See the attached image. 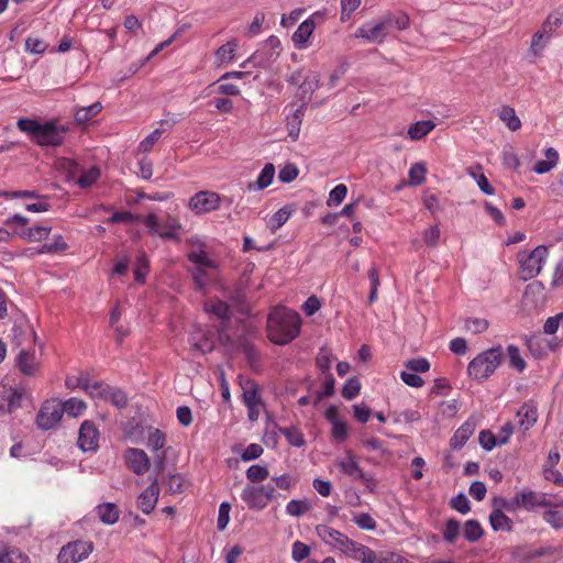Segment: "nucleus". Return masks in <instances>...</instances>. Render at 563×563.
Returning a JSON list of instances; mask_svg holds the SVG:
<instances>
[{"label":"nucleus","instance_id":"obj_1","mask_svg":"<svg viewBox=\"0 0 563 563\" xmlns=\"http://www.w3.org/2000/svg\"><path fill=\"white\" fill-rule=\"evenodd\" d=\"M300 314L286 307L274 308L267 318V336L277 345H286L300 332Z\"/></svg>","mask_w":563,"mask_h":563},{"label":"nucleus","instance_id":"obj_2","mask_svg":"<svg viewBox=\"0 0 563 563\" xmlns=\"http://www.w3.org/2000/svg\"><path fill=\"white\" fill-rule=\"evenodd\" d=\"M20 131L31 136V140L38 146H60L67 133L69 126L66 124H58L56 121L51 120L41 123L33 119L22 118L16 123Z\"/></svg>","mask_w":563,"mask_h":563},{"label":"nucleus","instance_id":"obj_3","mask_svg":"<svg viewBox=\"0 0 563 563\" xmlns=\"http://www.w3.org/2000/svg\"><path fill=\"white\" fill-rule=\"evenodd\" d=\"M504 358L501 345L493 346L477 354L467 366L468 376L478 382H486L500 366Z\"/></svg>","mask_w":563,"mask_h":563},{"label":"nucleus","instance_id":"obj_4","mask_svg":"<svg viewBox=\"0 0 563 563\" xmlns=\"http://www.w3.org/2000/svg\"><path fill=\"white\" fill-rule=\"evenodd\" d=\"M282 51L280 40L271 35L262 45L244 62L241 67L246 68L249 64L253 67L267 69L279 57Z\"/></svg>","mask_w":563,"mask_h":563},{"label":"nucleus","instance_id":"obj_5","mask_svg":"<svg viewBox=\"0 0 563 563\" xmlns=\"http://www.w3.org/2000/svg\"><path fill=\"white\" fill-rule=\"evenodd\" d=\"M549 249L545 245H538L531 252L521 251L517 254L523 280L538 276L545 264Z\"/></svg>","mask_w":563,"mask_h":563},{"label":"nucleus","instance_id":"obj_6","mask_svg":"<svg viewBox=\"0 0 563 563\" xmlns=\"http://www.w3.org/2000/svg\"><path fill=\"white\" fill-rule=\"evenodd\" d=\"M275 486L271 483L265 485H246L242 493L241 499L251 510H263L275 498Z\"/></svg>","mask_w":563,"mask_h":563},{"label":"nucleus","instance_id":"obj_7","mask_svg":"<svg viewBox=\"0 0 563 563\" xmlns=\"http://www.w3.org/2000/svg\"><path fill=\"white\" fill-rule=\"evenodd\" d=\"M142 223L147 228L151 235H158L164 240L180 241L181 224L177 219L170 218L162 222L156 213L151 212L142 218Z\"/></svg>","mask_w":563,"mask_h":563},{"label":"nucleus","instance_id":"obj_8","mask_svg":"<svg viewBox=\"0 0 563 563\" xmlns=\"http://www.w3.org/2000/svg\"><path fill=\"white\" fill-rule=\"evenodd\" d=\"M316 533L328 545L346 553L352 552L356 554L358 548L362 547L361 543L353 541L341 531L327 525H318Z\"/></svg>","mask_w":563,"mask_h":563},{"label":"nucleus","instance_id":"obj_9","mask_svg":"<svg viewBox=\"0 0 563 563\" xmlns=\"http://www.w3.org/2000/svg\"><path fill=\"white\" fill-rule=\"evenodd\" d=\"M336 465L342 473L354 481H361L369 492H375L377 487L376 478L372 474L363 472L352 451H346L345 455L336 461Z\"/></svg>","mask_w":563,"mask_h":563},{"label":"nucleus","instance_id":"obj_10","mask_svg":"<svg viewBox=\"0 0 563 563\" xmlns=\"http://www.w3.org/2000/svg\"><path fill=\"white\" fill-rule=\"evenodd\" d=\"M91 541L75 540L63 545L57 555L58 563H79L87 559L93 551Z\"/></svg>","mask_w":563,"mask_h":563},{"label":"nucleus","instance_id":"obj_11","mask_svg":"<svg viewBox=\"0 0 563 563\" xmlns=\"http://www.w3.org/2000/svg\"><path fill=\"white\" fill-rule=\"evenodd\" d=\"M63 415L60 401L56 399L46 400L37 413L36 424L42 430H49L60 421Z\"/></svg>","mask_w":563,"mask_h":563},{"label":"nucleus","instance_id":"obj_12","mask_svg":"<svg viewBox=\"0 0 563 563\" xmlns=\"http://www.w3.org/2000/svg\"><path fill=\"white\" fill-rule=\"evenodd\" d=\"M221 200V196L214 191H199L189 199L188 208L195 214H205L218 210Z\"/></svg>","mask_w":563,"mask_h":563},{"label":"nucleus","instance_id":"obj_13","mask_svg":"<svg viewBox=\"0 0 563 563\" xmlns=\"http://www.w3.org/2000/svg\"><path fill=\"white\" fill-rule=\"evenodd\" d=\"M78 446L84 452H93L99 446V430L92 421L81 423L78 434Z\"/></svg>","mask_w":563,"mask_h":563},{"label":"nucleus","instance_id":"obj_14","mask_svg":"<svg viewBox=\"0 0 563 563\" xmlns=\"http://www.w3.org/2000/svg\"><path fill=\"white\" fill-rule=\"evenodd\" d=\"M512 504L529 511L537 507L552 506L551 501L548 500L543 494H538L533 490H522L517 493L512 498Z\"/></svg>","mask_w":563,"mask_h":563},{"label":"nucleus","instance_id":"obj_15","mask_svg":"<svg viewBox=\"0 0 563 563\" xmlns=\"http://www.w3.org/2000/svg\"><path fill=\"white\" fill-rule=\"evenodd\" d=\"M387 31L383 19H379L375 23L371 22L360 26L356 30L355 37L364 38L369 43H383L387 36Z\"/></svg>","mask_w":563,"mask_h":563},{"label":"nucleus","instance_id":"obj_16","mask_svg":"<svg viewBox=\"0 0 563 563\" xmlns=\"http://www.w3.org/2000/svg\"><path fill=\"white\" fill-rule=\"evenodd\" d=\"M128 467L136 475H144L151 466L150 459L144 450L129 448L125 451Z\"/></svg>","mask_w":563,"mask_h":563},{"label":"nucleus","instance_id":"obj_17","mask_svg":"<svg viewBox=\"0 0 563 563\" xmlns=\"http://www.w3.org/2000/svg\"><path fill=\"white\" fill-rule=\"evenodd\" d=\"M518 427L522 432L530 430L538 421V406L536 401L528 400L517 411Z\"/></svg>","mask_w":563,"mask_h":563},{"label":"nucleus","instance_id":"obj_18","mask_svg":"<svg viewBox=\"0 0 563 563\" xmlns=\"http://www.w3.org/2000/svg\"><path fill=\"white\" fill-rule=\"evenodd\" d=\"M316 18L323 19V14L320 12H314L311 16L301 22L297 30L294 32L292 41L298 48L307 47L308 40L316 29Z\"/></svg>","mask_w":563,"mask_h":563},{"label":"nucleus","instance_id":"obj_19","mask_svg":"<svg viewBox=\"0 0 563 563\" xmlns=\"http://www.w3.org/2000/svg\"><path fill=\"white\" fill-rule=\"evenodd\" d=\"M158 496V481L157 478H154L150 486L146 487L137 497V506L141 511L145 515H150L157 504Z\"/></svg>","mask_w":563,"mask_h":563},{"label":"nucleus","instance_id":"obj_20","mask_svg":"<svg viewBox=\"0 0 563 563\" xmlns=\"http://www.w3.org/2000/svg\"><path fill=\"white\" fill-rule=\"evenodd\" d=\"M475 429L476 420L471 417L454 432L450 439V446L456 451L461 450L472 437Z\"/></svg>","mask_w":563,"mask_h":563},{"label":"nucleus","instance_id":"obj_21","mask_svg":"<svg viewBox=\"0 0 563 563\" xmlns=\"http://www.w3.org/2000/svg\"><path fill=\"white\" fill-rule=\"evenodd\" d=\"M206 311L208 313H212V314L217 316L222 321V325L218 330V332L221 338L225 336L227 339H229V336L225 332V323L231 318V310H230L229 305L222 300H212L206 305Z\"/></svg>","mask_w":563,"mask_h":563},{"label":"nucleus","instance_id":"obj_22","mask_svg":"<svg viewBox=\"0 0 563 563\" xmlns=\"http://www.w3.org/2000/svg\"><path fill=\"white\" fill-rule=\"evenodd\" d=\"M16 366L20 372L26 376H33L40 368V363L35 356L34 351L22 349L16 356Z\"/></svg>","mask_w":563,"mask_h":563},{"label":"nucleus","instance_id":"obj_23","mask_svg":"<svg viewBox=\"0 0 563 563\" xmlns=\"http://www.w3.org/2000/svg\"><path fill=\"white\" fill-rule=\"evenodd\" d=\"M242 387V401L245 406H264L260 396L258 385L253 379H245L240 383Z\"/></svg>","mask_w":563,"mask_h":563},{"label":"nucleus","instance_id":"obj_24","mask_svg":"<svg viewBox=\"0 0 563 563\" xmlns=\"http://www.w3.org/2000/svg\"><path fill=\"white\" fill-rule=\"evenodd\" d=\"M96 512L100 521L104 525H114L120 517V510L114 503H102L96 507Z\"/></svg>","mask_w":563,"mask_h":563},{"label":"nucleus","instance_id":"obj_25","mask_svg":"<svg viewBox=\"0 0 563 563\" xmlns=\"http://www.w3.org/2000/svg\"><path fill=\"white\" fill-rule=\"evenodd\" d=\"M188 340L191 347L202 354L209 353L213 350V341L202 330H195L191 332Z\"/></svg>","mask_w":563,"mask_h":563},{"label":"nucleus","instance_id":"obj_26","mask_svg":"<svg viewBox=\"0 0 563 563\" xmlns=\"http://www.w3.org/2000/svg\"><path fill=\"white\" fill-rule=\"evenodd\" d=\"M545 159H541L534 164L532 170L537 174H545L554 168L559 162V153L553 147H548L544 151Z\"/></svg>","mask_w":563,"mask_h":563},{"label":"nucleus","instance_id":"obj_27","mask_svg":"<svg viewBox=\"0 0 563 563\" xmlns=\"http://www.w3.org/2000/svg\"><path fill=\"white\" fill-rule=\"evenodd\" d=\"M0 563H32L30 556L19 548L0 550Z\"/></svg>","mask_w":563,"mask_h":563},{"label":"nucleus","instance_id":"obj_28","mask_svg":"<svg viewBox=\"0 0 563 563\" xmlns=\"http://www.w3.org/2000/svg\"><path fill=\"white\" fill-rule=\"evenodd\" d=\"M275 175V167L272 163H267L264 165L263 169L261 170L256 181L254 184L249 185L250 190H261L266 187H268Z\"/></svg>","mask_w":563,"mask_h":563},{"label":"nucleus","instance_id":"obj_29","mask_svg":"<svg viewBox=\"0 0 563 563\" xmlns=\"http://www.w3.org/2000/svg\"><path fill=\"white\" fill-rule=\"evenodd\" d=\"M489 522L495 531H511L512 520L499 508H495L489 515Z\"/></svg>","mask_w":563,"mask_h":563},{"label":"nucleus","instance_id":"obj_30","mask_svg":"<svg viewBox=\"0 0 563 563\" xmlns=\"http://www.w3.org/2000/svg\"><path fill=\"white\" fill-rule=\"evenodd\" d=\"M278 431L291 446L302 448L306 445L305 435L297 427H278Z\"/></svg>","mask_w":563,"mask_h":563},{"label":"nucleus","instance_id":"obj_31","mask_svg":"<svg viewBox=\"0 0 563 563\" xmlns=\"http://www.w3.org/2000/svg\"><path fill=\"white\" fill-rule=\"evenodd\" d=\"M101 102L97 101L88 107H81L78 108L74 114L75 121L78 124H84L89 122L93 117H96L98 113L102 110Z\"/></svg>","mask_w":563,"mask_h":563},{"label":"nucleus","instance_id":"obj_32","mask_svg":"<svg viewBox=\"0 0 563 563\" xmlns=\"http://www.w3.org/2000/svg\"><path fill=\"white\" fill-rule=\"evenodd\" d=\"M68 249V244L64 241L60 234L54 235L51 243H45L36 249H33L32 254H53Z\"/></svg>","mask_w":563,"mask_h":563},{"label":"nucleus","instance_id":"obj_33","mask_svg":"<svg viewBox=\"0 0 563 563\" xmlns=\"http://www.w3.org/2000/svg\"><path fill=\"white\" fill-rule=\"evenodd\" d=\"M434 128L435 124L431 120L418 121L409 126L408 135L411 140H421L422 137L428 135Z\"/></svg>","mask_w":563,"mask_h":563},{"label":"nucleus","instance_id":"obj_34","mask_svg":"<svg viewBox=\"0 0 563 563\" xmlns=\"http://www.w3.org/2000/svg\"><path fill=\"white\" fill-rule=\"evenodd\" d=\"M187 258L192 264H196L197 265L196 267L211 268V269L218 268L217 263L213 260H211L208 256V254L206 253V251H203V250H198V251L194 250V251L189 252L187 254Z\"/></svg>","mask_w":563,"mask_h":563},{"label":"nucleus","instance_id":"obj_35","mask_svg":"<svg viewBox=\"0 0 563 563\" xmlns=\"http://www.w3.org/2000/svg\"><path fill=\"white\" fill-rule=\"evenodd\" d=\"M295 210L296 208L292 205H286L277 210L269 220L271 230L276 231L282 228Z\"/></svg>","mask_w":563,"mask_h":563},{"label":"nucleus","instance_id":"obj_36","mask_svg":"<svg viewBox=\"0 0 563 563\" xmlns=\"http://www.w3.org/2000/svg\"><path fill=\"white\" fill-rule=\"evenodd\" d=\"M319 88V76L317 74H309L303 78L299 85V93L302 100L310 99L311 95Z\"/></svg>","mask_w":563,"mask_h":563},{"label":"nucleus","instance_id":"obj_37","mask_svg":"<svg viewBox=\"0 0 563 563\" xmlns=\"http://www.w3.org/2000/svg\"><path fill=\"white\" fill-rule=\"evenodd\" d=\"M463 536L468 542H477L484 536V529L478 520L470 519L464 523Z\"/></svg>","mask_w":563,"mask_h":563},{"label":"nucleus","instance_id":"obj_38","mask_svg":"<svg viewBox=\"0 0 563 563\" xmlns=\"http://www.w3.org/2000/svg\"><path fill=\"white\" fill-rule=\"evenodd\" d=\"M103 395V399L110 400L119 409L125 408L128 405V396L120 388L109 386L104 389Z\"/></svg>","mask_w":563,"mask_h":563},{"label":"nucleus","instance_id":"obj_39","mask_svg":"<svg viewBox=\"0 0 563 563\" xmlns=\"http://www.w3.org/2000/svg\"><path fill=\"white\" fill-rule=\"evenodd\" d=\"M383 21L388 29L395 27L399 31L406 30L409 26V16L406 13H399V14H391L388 13L384 15Z\"/></svg>","mask_w":563,"mask_h":563},{"label":"nucleus","instance_id":"obj_40","mask_svg":"<svg viewBox=\"0 0 563 563\" xmlns=\"http://www.w3.org/2000/svg\"><path fill=\"white\" fill-rule=\"evenodd\" d=\"M26 335L33 336L34 339L36 336L35 332L33 331L31 325H29V324H24V325L14 324L12 327L10 336L12 339V342L16 346H20V345L23 344V342L25 341V336Z\"/></svg>","mask_w":563,"mask_h":563},{"label":"nucleus","instance_id":"obj_41","mask_svg":"<svg viewBox=\"0 0 563 563\" xmlns=\"http://www.w3.org/2000/svg\"><path fill=\"white\" fill-rule=\"evenodd\" d=\"M150 269V261L144 252L136 257V266L134 268V278L139 284H144Z\"/></svg>","mask_w":563,"mask_h":563},{"label":"nucleus","instance_id":"obj_42","mask_svg":"<svg viewBox=\"0 0 563 563\" xmlns=\"http://www.w3.org/2000/svg\"><path fill=\"white\" fill-rule=\"evenodd\" d=\"M499 118L511 131H517L521 126V121L517 117L515 110L508 106L501 108Z\"/></svg>","mask_w":563,"mask_h":563},{"label":"nucleus","instance_id":"obj_43","mask_svg":"<svg viewBox=\"0 0 563 563\" xmlns=\"http://www.w3.org/2000/svg\"><path fill=\"white\" fill-rule=\"evenodd\" d=\"M166 435L163 431L156 428L148 429L147 446L152 451H159L165 446Z\"/></svg>","mask_w":563,"mask_h":563},{"label":"nucleus","instance_id":"obj_44","mask_svg":"<svg viewBox=\"0 0 563 563\" xmlns=\"http://www.w3.org/2000/svg\"><path fill=\"white\" fill-rule=\"evenodd\" d=\"M62 407L63 413H67L70 417H78L85 411L86 404L84 400L74 397L62 402Z\"/></svg>","mask_w":563,"mask_h":563},{"label":"nucleus","instance_id":"obj_45","mask_svg":"<svg viewBox=\"0 0 563 563\" xmlns=\"http://www.w3.org/2000/svg\"><path fill=\"white\" fill-rule=\"evenodd\" d=\"M51 230V227L34 225L23 231L20 235L21 238L29 241H41L49 235Z\"/></svg>","mask_w":563,"mask_h":563},{"label":"nucleus","instance_id":"obj_46","mask_svg":"<svg viewBox=\"0 0 563 563\" xmlns=\"http://www.w3.org/2000/svg\"><path fill=\"white\" fill-rule=\"evenodd\" d=\"M427 174V167L424 163H415L411 165L408 176L409 184L412 186H419L424 183Z\"/></svg>","mask_w":563,"mask_h":563},{"label":"nucleus","instance_id":"obj_47","mask_svg":"<svg viewBox=\"0 0 563 563\" xmlns=\"http://www.w3.org/2000/svg\"><path fill=\"white\" fill-rule=\"evenodd\" d=\"M507 355L509 358L510 367L515 368L519 373H522L527 366L526 361L522 358L519 349L516 345L507 346Z\"/></svg>","mask_w":563,"mask_h":563},{"label":"nucleus","instance_id":"obj_48","mask_svg":"<svg viewBox=\"0 0 563 563\" xmlns=\"http://www.w3.org/2000/svg\"><path fill=\"white\" fill-rule=\"evenodd\" d=\"M311 508L308 499H292L286 505V512L289 516L300 517Z\"/></svg>","mask_w":563,"mask_h":563},{"label":"nucleus","instance_id":"obj_49","mask_svg":"<svg viewBox=\"0 0 563 563\" xmlns=\"http://www.w3.org/2000/svg\"><path fill=\"white\" fill-rule=\"evenodd\" d=\"M302 115V109H297L290 117L287 118L288 135L292 140H297L299 136Z\"/></svg>","mask_w":563,"mask_h":563},{"label":"nucleus","instance_id":"obj_50","mask_svg":"<svg viewBox=\"0 0 563 563\" xmlns=\"http://www.w3.org/2000/svg\"><path fill=\"white\" fill-rule=\"evenodd\" d=\"M461 525L455 518H451L446 521L443 530V540L448 543H454L460 534Z\"/></svg>","mask_w":563,"mask_h":563},{"label":"nucleus","instance_id":"obj_51","mask_svg":"<svg viewBox=\"0 0 563 563\" xmlns=\"http://www.w3.org/2000/svg\"><path fill=\"white\" fill-rule=\"evenodd\" d=\"M489 327L488 320L484 318H467L464 322V328L467 332L473 334H481Z\"/></svg>","mask_w":563,"mask_h":563},{"label":"nucleus","instance_id":"obj_52","mask_svg":"<svg viewBox=\"0 0 563 563\" xmlns=\"http://www.w3.org/2000/svg\"><path fill=\"white\" fill-rule=\"evenodd\" d=\"M100 177V169L97 166H92L89 169L82 172L77 180L80 188H88L92 186Z\"/></svg>","mask_w":563,"mask_h":563},{"label":"nucleus","instance_id":"obj_53","mask_svg":"<svg viewBox=\"0 0 563 563\" xmlns=\"http://www.w3.org/2000/svg\"><path fill=\"white\" fill-rule=\"evenodd\" d=\"M551 35L549 32H545L544 30H540L538 31L533 36H532V41H531V46H530V51L534 54V55H538L540 54L543 48L545 47V45L548 44L549 40H550Z\"/></svg>","mask_w":563,"mask_h":563},{"label":"nucleus","instance_id":"obj_54","mask_svg":"<svg viewBox=\"0 0 563 563\" xmlns=\"http://www.w3.org/2000/svg\"><path fill=\"white\" fill-rule=\"evenodd\" d=\"M353 521L363 530L374 531L377 528L376 520L367 512L354 514Z\"/></svg>","mask_w":563,"mask_h":563},{"label":"nucleus","instance_id":"obj_55","mask_svg":"<svg viewBox=\"0 0 563 563\" xmlns=\"http://www.w3.org/2000/svg\"><path fill=\"white\" fill-rule=\"evenodd\" d=\"M269 473L266 466L254 464L246 470V478L252 483L263 482Z\"/></svg>","mask_w":563,"mask_h":563},{"label":"nucleus","instance_id":"obj_56","mask_svg":"<svg viewBox=\"0 0 563 563\" xmlns=\"http://www.w3.org/2000/svg\"><path fill=\"white\" fill-rule=\"evenodd\" d=\"M347 195V187L344 184L336 185L329 194L327 205L329 207L339 206Z\"/></svg>","mask_w":563,"mask_h":563},{"label":"nucleus","instance_id":"obj_57","mask_svg":"<svg viewBox=\"0 0 563 563\" xmlns=\"http://www.w3.org/2000/svg\"><path fill=\"white\" fill-rule=\"evenodd\" d=\"M360 390H361V383H360L358 378L351 377L345 382V384L342 388V396L346 400H352L360 394Z\"/></svg>","mask_w":563,"mask_h":563},{"label":"nucleus","instance_id":"obj_58","mask_svg":"<svg viewBox=\"0 0 563 563\" xmlns=\"http://www.w3.org/2000/svg\"><path fill=\"white\" fill-rule=\"evenodd\" d=\"M298 167L292 163H288L280 168L278 173V180L284 184H289L298 177Z\"/></svg>","mask_w":563,"mask_h":563},{"label":"nucleus","instance_id":"obj_59","mask_svg":"<svg viewBox=\"0 0 563 563\" xmlns=\"http://www.w3.org/2000/svg\"><path fill=\"white\" fill-rule=\"evenodd\" d=\"M478 442L487 452L499 445L497 437L490 430H482L478 434Z\"/></svg>","mask_w":563,"mask_h":563},{"label":"nucleus","instance_id":"obj_60","mask_svg":"<svg viewBox=\"0 0 563 563\" xmlns=\"http://www.w3.org/2000/svg\"><path fill=\"white\" fill-rule=\"evenodd\" d=\"M334 386L335 379L329 374L323 383V389L316 394L314 405L317 406L323 398L331 397L334 394Z\"/></svg>","mask_w":563,"mask_h":563},{"label":"nucleus","instance_id":"obj_61","mask_svg":"<svg viewBox=\"0 0 563 563\" xmlns=\"http://www.w3.org/2000/svg\"><path fill=\"white\" fill-rule=\"evenodd\" d=\"M46 48L47 44L38 37L29 36L25 40V51L31 54L41 55L46 51Z\"/></svg>","mask_w":563,"mask_h":563},{"label":"nucleus","instance_id":"obj_62","mask_svg":"<svg viewBox=\"0 0 563 563\" xmlns=\"http://www.w3.org/2000/svg\"><path fill=\"white\" fill-rule=\"evenodd\" d=\"M235 55V44L228 42L217 49L216 56L221 63H230Z\"/></svg>","mask_w":563,"mask_h":563},{"label":"nucleus","instance_id":"obj_63","mask_svg":"<svg viewBox=\"0 0 563 563\" xmlns=\"http://www.w3.org/2000/svg\"><path fill=\"white\" fill-rule=\"evenodd\" d=\"M331 426H332L331 435L338 442L345 441L347 435H349V428H347L346 422H344L343 420L339 419V420H335L333 423H331Z\"/></svg>","mask_w":563,"mask_h":563},{"label":"nucleus","instance_id":"obj_64","mask_svg":"<svg viewBox=\"0 0 563 563\" xmlns=\"http://www.w3.org/2000/svg\"><path fill=\"white\" fill-rule=\"evenodd\" d=\"M450 506L463 515L470 512L471 510L470 500L463 493H460L456 496H454L450 501Z\"/></svg>","mask_w":563,"mask_h":563}]
</instances>
